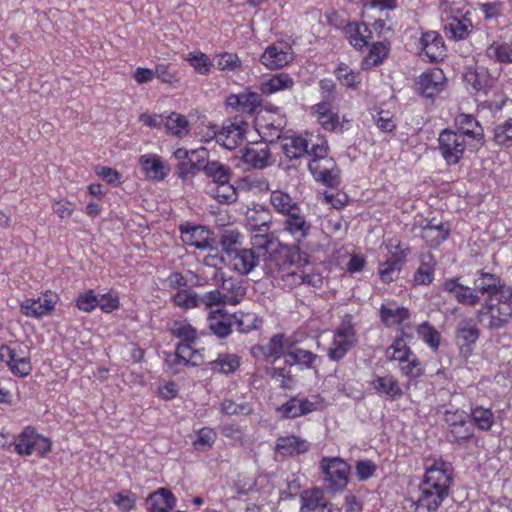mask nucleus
I'll use <instances>...</instances> for the list:
<instances>
[{
	"label": "nucleus",
	"mask_w": 512,
	"mask_h": 512,
	"mask_svg": "<svg viewBox=\"0 0 512 512\" xmlns=\"http://www.w3.org/2000/svg\"><path fill=\"white\" fill-rule=\"evenodd\" d=\"M473 287L478 295H487L483 305L476 311L479 323L488 317L487 328L499 330L512 321V287L507 286L502 279L494 274L478 270L473 280Z\"/></svg>",
	"instance_id": "1"
},
{
	"label": "nucleus",
	"mask_w": 512,
	"mask_h": 512,
	"mask_svg": "<svg viewBox=\"0 0 512 512\" xmlns=\"http://www.w3.org/2000/svg\"><path fill=\"white\" fill-rule=\"evenodd\" d=\"M452 481L450 463L442 459H427L417 494L405 499L406 507L412 512H436L448 497Z\"/></svg>",
	"instance_id": "2"
},
{
	"label": "nucleus",
	"mask_w": 512,
	"mask_h": 512,
	"mask_svg": "<svg viewBox=\"0 0 512 512\" xmlns=\"http://www.w3.org/2000/svg\"><path fill=\"white\" fill-rule=\"evenodd\" d=\"M308 168L314 179L327 187L333 188L340 183L337 164L328 156V143L321 137H316L310 149Z\"/></svg>",
	"instance_id": "3"
},
{
	"label": "nucleus",
	"mask_w": 512,
	"mask_h": 512,
	"mask_svg": "<svg viewBox=\"0 0 512 512\" xmlns=\"http://www.w3.org/2000/svg\"><path fill=\"white\" fill-rule=\"evenodd\" d=\"M207 322L211 332L219 338L230 335L234 324L240 332L244 333L258 327L257 318L253 314H243L238 318L236 315L230 316L224 313L222 309L210 312Z\"/></svg>",
	"instance_id": "4"
},
{
	"label": "nucleus",
	"mask_w": 512,
	"mask_h": 512,
	"mask_svg": "<svg viewBox=\"0 0 512 512\" xmlns=\"http://www.w3.org/2000/svg\"><path fill=\"white\" fill-rule=\"evenodd\" d=\"M438 144L441 156L449 165L457 164L463 158L467 148L476 149L479 147L461 133L451 129H444L440 132Z\"/></svg>",
	"instance_id": "5"
},
{
	"label": "nucleus",
	"mask_w": 512,
	"mask_h": 512,
	"mask_svg": "<svg viewBox=\"0 0 512 512\" xmlns=\"http://www.w3.org/2000/svg\"><path fill=\"white\" fill-rule=\"evenodd\" d=\"M320 468L324 474L325 488L328 491L337 493L346 488L350 466L343 459L324 457L320 461Z\"/></svg>",
	"instance_id": "6"
},
{
	"label": "nucleus",
	"mask_w": 512,
	"mask_h": 512,
	"mask_svg": "<svg viewBox=\"0 0 512 512\" xmlns=\"http://www.w3.org/2000/svg\"><path fill=\"white\" fill-rule=\"evenodd\" d=\"M0 361L4 362L10 372L18 377H27L32 371L29 348L22 344L1 345Z\"/></svg>",
	"instance_id": "7"
},
{
	"label": "nucleus",
	"mask_w": 512,
	"mask_h": 512,
	"mask_svg": "<svg viewBox=\"0 0 512 512\" xmlns=\"http://www.w3.org/2000/svg\"><path fill=\"white\" fill-rule=\"evenodd\" d=\"M297 252L287 247H281L271 252L266 250V255L262 257L263 270L266 275L279 279L282 273L295 266V256Z\"/></svg>",
	"instance_id": "8"
},
{
	"label": "nucleus",
	"mask_w": 512,
	"mask_h": 512,
	"mask_svg": "<svg viewBox=\"0 0 512 512\" xmlns=\"http://www.w3.org/2000/svg\"><path fill=\"white\" fill-rule=\"evenodd\" d=\"M444 420L449 427V435L455 442L467 441L474 435L473 423L464 410H446Z\"/></svg>",
	"instance_id": "9"
},
{
	"label": "nucleus",
	"mask_w": 512,
	"mask_h": 512,
	"mask_svg": "<svg viewBox=\"0 0 512 512\" xmlns=\"http://www.w3.org/2000/svg\"><path fill=\"white\" fill-rule=\"evenodd\" d=\"M246 123L243 121L239 122H227L223 125L220 131L214 129L210 133L204 136L205 141L215 139L218 144L228 150L237 148L244 138Z\"/></svg>",
	"instance_id": "10"
},
{
	"label": "nucleus",
	"mask_w": 512,
	"mask_h": 512,
	"mask_svg": "<svg viewBox=\"0 0 512 512\" xmlns=\"http://www.w3.org/2000/svg\"><path fill=\"white\" fill-rule=\"evenodd\" d=\"M293 60V51L286 42H277L266 47L260 57V62L269 70L285 67Z\"/></svg>",
	"instance_id": "11"
},
{
	"label": "nucleus",
	"mask_w": 512,
	"mask_h": 512,
	"mask_svg": "<svg viewBox=\"0 0 512 512\" xmlns=\"http://www.w3.org/2000/svg\"><path fill=\"white\" fill-rule=\"evenodd\" d=\"M316 137L308 133L285 136L282 138V151L289 159H299L304 155L310 157V149L313 148Z\"/></svg>",
	"instance_id": "12"
},
{
	"label": "nucleus",
	"mask_w": 512,
	"mask_h": 512,
	"mask_svg": "<svg viewBox=\"0 0 512 512\" xmlns=\"http://www.w3.org/2000/svg\"><path fill=\"white\" fill-rule=\"evenodd\" d=\"M181 239L189 246L199 250H213L214 239L211 232L203 226H194L190 224L180 225Z\"/></svg>",
	"instance_id": "13"
},
{
	"label": "nucleus",
	"mask_w": 512,
	"mask_h": 512,
	"mask_svg": "<svg viewBox=\"0 0 512 512\" xmlns=\"http://www.w3.org/2000/svg\"><path fill=\"white\" fill-rule=\"evenodd\" d=\"M56 298L55 295L49 293H45L37 299L27 298L21 302L20 311L26 317L41 318L54 310Z\"/></svg>",
	"instance_id": "14"
},
{
	"label": "nucleus",
	"mask_w": 512,
	"mask_h": 512,
	"mask_svg": "<svg viewBox=\"0 0 512 512\" xmlns=\"http://www.w3.org/2000/svg\"><path fill=\"white\" fill-rule=\"evenodd\" d=\"M266 255V249H240L232 257L234 270L242 275H247L257 267L262 257Z\"/></svg>",
	"instance_id": "15"
},
{
	"label": "nucleus",
	"mask_w": 512,
	"mask_h": 512,
	"mask_svg": "<svg viewBox=\"0 0 512 512\" xmlns=\"http://www.w3.org/2000/svg\"><path fill=\"white\" fill-rule=\"evenodd\" d=\"M459 279L458 277L447 279L443 284L444 290L451 293L458 303L475 307L480 303V295L474 287L461 284Z\"/></svg>",
	"instance_id": "16"
},
{
	"label": "nucleus",
	"mask_w": 512,
	"mask_h": 512,
	"mask_svg": "<svg viewBox=\"0 0 512 512\" xmlns=\"http://www.w3.org/2000/svg\"><path fill=\"white\" fill-rule=\"evenodd\" d=\"M444 80V73L441 69H432L418 77L416 90L420 95L432 98L442 90Z\"/></svg>",
	"instance_id": "17"
},
{
	"label": "nucleus",
	"mask_w": 512,
	"mask_h": 512,
	"mask_svg": "<svg viewBox=\"0 0 512 512\" xmlns=\"http://www.w3.org/2000/svg\"><path fill=\"white\" fill-rule=\"evenodd\" d=\"M455 125L457 126L456 131L458 133H461L470 141L476 143V145H483L484 130L473 115L466 113L458 114L455 117Z\"/></svg>",
	"instance_id": "18"
},
{
	"label": "nucleus",
	"mask_w": 512,
	"mask_h": 512,
	"mask_svg": "<svg viewBox=\"0 0 512 512\" xmlns=\"http://www.w3.org/2000/svg\"><path fill=\"white\" fill-rule=\"evenodd\" d=\"M317 410V405L307 398L293 397L286 403L277 408L278 413L282 418L293 419L300 416L307 415Z\"/></svg>",
	"instance_id": "19"
},
{
	"label": "nucleus",
	"mask_w": 512,
	"mask_h": 512,
	"mask_svg": "<svg viewBox=\"0 0 512 512\" xmlns=\"http://www.w3.org/2000/svg\"><path fill=\"white\" fill-rule=\"evenodd\" d=\"M421 50L430 61L436 62L445 56V45L442 36L436 31H428L422 34Z\"/></svg>",
	"instance_id": "20"
},
{
	"label": "nucleus",
	"mask_w": 512,
	"mask_h": 512,
	"mask_svg": "<svg viewBox=\"0 0 512 512\" xmlns=\"http://www.w3.org/2000/svg\"><path fill=\"white\" fill-rule=\"evenodd\" d=\"M214 278L224 291L223 294L226 297L228 305H237L241 302L246 294V288L240 281L232 277L226 279L222 273L218 274V272L214 274Z\"/></svg>",
	"instance_id": "21"
},
{
	"label": "nucleus",
	"mask_w": 512,
	"mask_h": 512,
	"mask_svg": "<svg viewBox=\"0 0 512 512\" xmlns=\"http://www.w3.org/2000/svg\"><path fill=\"white\" fill-rule=\"evenodd\" d=\"M344 34L356 49H363L372 38V32L364 22H349L344 26Z\"/></svg>",
	"instance_id": "22"
},
{
	"label": "nucleus",
	"mask_w": 512,
	"mask_h": 512,
	"mask_svg": "<svg viewBox=\"0 0 512 512\" xmlns=\"http://www.w3.org/2000/svg\"><path fill=\"white\" fill-rule=\"evenodd\" d=\"M139 162L145 176L153 181H161L168 175V167L157 155H143Z\"/></svg>",
	"instance_id": "23"
},
{
	"label": "nucleus",
	"mask_w": 512,
	"mask_h": 512,
	"mask_svg": "<svg viewBox=\"0 0 512 512\" xmlns=\"http://www.w3.org/2000/svg\"><path fill=\"white\" fill-rule=\"evenodd\" d=\"M270 159V151L266 145H253L246 147L242 151L241 160L248 165L249 168L264 169L268 166Z\"/></svg>",
	"instance_id": "24"
},
{
	"label": "nucleus",
	"mask_w": 512,
	"mask_h": 512,
	"mask_svg": "<svg viewBox=\"0 0 512 512\" xmlns=\"http://www.w3.org/2000/svg\"><path fill=\"white\" fill-rule=\"evenodd\" d=\"M310 224L301 215L300 209L287 215L284 221V230L289 233L297 242L304 240L310 232Z\"/></svg>",
	"instance_id": "25"
},
{
	"label": "nucleus",
	"mask_w": 512,
	"mask_h": 512,
	"mask_svg": "<svg viewBox=\"0 0 512 512\" xmlns=\"http://www.w3.org/2000/svg\"><path fill=\"white\" fill-rule=\"evenodd\" d=\"M311 112L323 129L334 131L339 126V116L331 110L329 103H317L311 107Z\"/></svg>",
	"instance_id": "26"
},
{
	"label": "nucleus",
	"mask_w": 512,
	"mask_h": 512,
	"mask_svg": "<svg viewBox=\"0 0 512 512\" xmlns=\"http://www.w3.org/2000/svg\"><path fill=\"white\" fill-rule=\"evenodd\" d=\"M472 29L471 21L465 17L451 16L446 19L444 30L447 36L455 40L468 37Z\"/></svg>",
	"instance_id": "27"
},
{
	"label": "nucleus",
	"mask_w": 512,
	"mask_h": 512,
	"mask_svg": "<svg viewBox=\"0 0 512 512\" xmlns=\"http://www.w3.org/2000/svg\"><path fill=\"white\" fill-rule=\"evenodd\" d=\"M450 228L445 223L432 224L429 222L421 229V237L431 247L439 246L444 240L448 238Z\"/></svg>",
	"instance_id": "28"
},
{
	"label": "nucleus",
	"mask_w": 512,
	"mask_h": 512,
	"mask_svg": "<svg viewBox=\"0 0 512 512\" xmlns=\"http://www.w3.org/2000/svg\"><path fill=\"white\" fill-rule=\"evenodd\" d=\"M436 260L431 253L423 254L421 263L414 273V283L416 285H429L434 279Z\"/></svg>",
	"instance_id": "29"
},
{
	"label": "nucleus",
	"mask_w": 512,
	"mask_h": 512,
	"mask_svg": "<svg viewBox=\"0 0 512 512\" xmlns=\"http://www.w3.org/2000/svg\"><path fill=\"white\" fill-rule=\"evenodd\" d=\"M294 85L293 78L287 73H278L260 84V91L270 95L279 91L291 89Z\"/></svg>",
	"instance_id": "30"
},
{
	"label": "nucleus",
	"mask_w": 512,
	"mask_h": 512,
	"mask_svg": "<svg viewBox=\"0 0 512 512\" xmlns=\"http://www.w3.org/2000/svg\"><path fill=\"white\" fill-rule=\"evenodd\" d=\"M276 448L283 455H295L305 453L309 444L305 439L291 435L278 438Z\"/></svg>",
	"instance_id": "31"
},
{
	"label": "nucleus",
	"mask_w": 512,
	"mask_h": 512,
	"mask_svg": "<svg viewBox=\"0 0 512 512\" xmlns=\"http://www.w3.org/2000/svg\"><path fill=\"white\" fill-rule=\"evenodd\" d=\"M371 386L379 393H383L391 399H398L403 392L398 381L390 375L377 376L371 381Z\"/></svg>",
	"instance_id": "32"
},
{
	"label": "nucleus",
	"mask_w": 512,
	"mask_h": 512,
	"mask_svg": "<svg viewBox=\"0 0 512 512\" xmlns=\"http://www.w3.org/2000/svg\"><path fill=\"white\" fill-rule=\"evenodd\" d=\"M147 502L156 512H169L174 507L176 498L169 490L160 488L149 495Z\"/></svg>",
	"instance_id": "33"
},
{
	"label": "nucleus",
	"mask_w": 512,
	"mask_h": 512,
	"mask_svg": "<svg viewBox=\"0 0 512 512\" xmlns=\"http://www.w3.org/2000/svg\"><path fill=\"white\" fill-rule=\"evenodd\" d=\"M38 436L39 434L33 427H25L15 441L16 452L22 456H30L34 453V443H36Z\"/></svg>",
	"instance_id": "34"
},
{
	"label": "nucleus",
	"mask_w": 512,
	"mask_h": 512,
	"mask_svg": "<svg viewBox=\"0 0 512 512\" xmlns=\"http://www.w3.org/2000/svg\"><path fill=\"white\" fill-rule=\"evenodd\" d=\"M270 203L278 213L286 216L300 209L291 196L282 190L272 191Z\"/></svg>",
	"instance_id": "35"
},
{
	"label": "nucleus",
	"mask_w": 512,
	"mask_h": 512,
	"mask_svg": "<svg viewBox=\"0 0 512 512\" xmlns=\"http://www.w3.org/2000/svg\"><path fill=\"white\" fill-rule=\"evenodd\" d=\"M380 315L385 326L391 327L401 324L409 318V310L404 307H396L392 304H383L380 308Z\"/></svg>",
	"instance_id": "36"
},
{
	"label": "nucleus",
	"mask_w": 512,
	"mask_h": 512,
	"mask_svg": "<svg viewBox=\"0 0 512 512\" xmlns=\"http://www.w3.org/2000/svg\"><path fill=\"white\" fill-rule=\"evenodd\" d=\"M301 512H312L325 506L326 499L320 488H311L301 493Z\"/></svg>",
	"instance_id": "37"
},
{
	"label": "nucleus",
	"mask_w": 512,
	"mask_h": 512,
	"mask_svg": "<svg viewBox=\"0 0 512 512\" xmlns=\"http://www.w3.org/2000/svg\"><path fill=\"white\" fill-rule=\"evenodd\" d=\"M471 322L472 320L463 321L457 327L456 338L461 349L475 344L479 338V329Z\"/></svg>",
	"instance_id": "38"
},
{
	"label": "nucleus",
	"mask_w": 512,
	"mask_h": 512,
	"mask_svg": "<svg viewBox=\"0 0 512 512\" xmlns=\"http://www.w3.org/2000/svg\"><path fill=\"white\" fill-rule=\"evenodd\" d=\"M203 171L206 176L211 178L217 185L230 182L232 176L231 169L218 161L207 162L203 167Z\"/></svg>",
	"instance_id": "39"
},
{
	"label": "nucleus",
	"mask_w": 512,
	"mask_h": 512,
	"mask_svg": "<svg viewBox=\"0 0 512 512\" xmlns=\"http://www.w3.org/2000/svg\"><path fill=\"white\" fill-rule=\"evenodd\" d=\"M240 365L239 357L234 354H220L216 360L210 361L212 371L229 374L237 370Z\"/></svg>",
	"instance_id": "40"
},
{
	"label": "nucleus",
	"mask_w": 512,
	"mask_h": 512,
	"mask_svg": "<svg viewBox=\"0 0 512 512\" xmlns=\"http://www.w3.org/2000/svg\"><path fill=\"white\" fill-rule=\"evenodd\" d=\"M493 141L500 147H512V118L495 125L493 128Z\"/></svg>",
	"instance_id": "41"
},
{
	"label": "nucleus",
	"mask_w": 512,
	"mask_h": 512,
	"mask_svg": "<svg viewBox=\"0 0 512 512\" xmlns=\"http://www.w3.org/2000/svg\"><path fill=\"white\" fill-rule=\"evenodd\" d=\"M285 363L288 365H302L310 368L317 359V355L304 349L295 348L284 354Z\"/></svg>",
	"instance_id": "42"
},
{
	"label": "nucleus",
	"mask_w": 512,
	"mask_h": 512,
	"mask_svg": "<svg viewBox=\"0 0 512 512\" xmlns=\"http://www.w3.org/2000/svg\"><path fill=\"white\" fill-rule=\"evenodd\" d=\"M411 355L413 354L402 337H397L386 350V357L388 359L401 363L408 361Z\"/></svg>",
	"instance_id": "43"
},
{
	"label": "nucleus",
	"mask_w": 512,
	"mask_h": 512,
	"mask_svg": "<svg viewBox=\"0 0 512 512\" xmlns=\"http://www.w3.org/2000/svg\"><path fill=\"white\" fill-rule=\"evenodd\" d=\"M188 120L185 116L178 113H171L165 121L167 131L177 137H183L188 134Z\"/></svg>",
	"instance_id": "44"
},
{
	"label": "nucleus",
	"mask_w": 512,
	"mask_h": 512,
	"mask_svg": "<svg viewBox=\"0 0 512 512\" xmlns=\"http://www.w3.org/2000/svg\"><path fill=\"white\" fill-rule=\"evenodd\" d=\"M388 54V47L383 42L374 43L362 61V68L369 69L380 64Z\"/></svg>",
	"instance_id": "45"
},
{
	"label": "nucleus",
	"mask_w": 512,
	"mask_h": 512,
	"mask_svg": "<svg viewBox=\"0 0 512 512\" xmlns=\"http://www.w3.org/2000/svg\"><path fill=\"white\" fill-rule=\"evenodd\" d=\"M173 302L179 308L188 310L200 305V298L192 289H180L173 296Z\"/></svg>",
	"instance_id": "46"
},
{
	"label": "nucleus",
	"mask_w": 512,
	"mask_h": 512,
	"mask_svg": "<svg viewBox=\"0 0 512 512\" xmlns=\"http://www.w3.org/2000/svg\"><path fill=\"white\" fill-rule=\"evenodd\" d=\"M469 416L473 426L476 425L480 430L483 431L489 430L494 421L492 411L483 407H476L472 409Z\"/></svg>",
	"instance_id": "47"
},
{
	"label": "nucleus",
	"mask_w": 512,
	"mask_h": 512,
	"mask_svg": "<svg viewBox=\"0 0 512 512\" xmlns=\"http://www.w3.org/2000/svg\"><path fill=\"white\" fill-rule=\"evenodd\" d=\"M279 280L288 289H294L300 285H303L304 281V269H302L296 262L295 266L287 269L281 274Z\"/></svg>",
	"instance_id": "48"
},
{
	"label": "nucleus",
	"mask_w": 512,
	"mask_h": 512,
	"mask_svg": "<svg viewBox=\"0 0 512 512\" xmlns=\"http://www.w3.org/2000/svg\"><path fill=\"white\" fill-rule=\"evenodd\" d=\"M419 337L434 351L440 345V333L429 323L424 322L417 327Z\"/></svg>",
	"instance_id": "49"
},
{
	"label": "nucleus",
	"mask_w": 512,
	"mask_h": 512,
	"mask_svg": "<svg viewBox=\"0 0 512 512\" xmlns=\"http://www.w3.org/2000/svg\"><path fill=\"white\" fill-rule=\"evenodd\" d=\"M259 350L265 357L279 358L284 352V335L272 336L266 344L259 346Z\"/></svg>",
	"instance_id": "50"
},
{
	"label": "nucleus",
	"mask_w": 512,
	"mask_h": 512,
	"mask_svg": "<svg viewBox=\"0 0 512 512\" xmlns=\"http://www.w3.org/2000/svg\"><path fill=\"white\" fill-rule=\"evenodd\" d=\"M170 330L181 342H194L196 339V329L186 320L174 321Z\"/></svg>",
	"instance_id": "51"
},
{
	"label": "nucleus",
	"mask_w": 512,
	"mask_h": 512,
	"mask_svg": "<svg viewBox=\"0 0 512 512\" xmlns=\"http://www.w3.org/2000/svg\"><path fill=\"white\" fill-rule=\"evenodd\" d=\"M241 235L239 232L234 230H226L223 232L220 238V245L222 250L231 256L235 254L236 251H239V246L241 245L240 241Z\"/></svg>",
	"instance_id": "52"
},
{
	"label": "nucleus",
	"mask_w": 512,
	"mask_h": 512,
	"mask_svg": "<svg viewBox=\"0 0 512 512\" xmlns=\"http://www.w3.org/2000/svg\"><path fill=\"white\" fill-rule=\"evenodd\" d=\"M217 438L216 432L209 427H203L198 431L197 438L193 441V446L198 451L210 449Z\"/></svg>",
	"instance_id": "53"
},
{
	"label": "nucleus",
	"mask_w": 512,
	"mask_h": 512,
	"mask_svg": "<svg viewBox=\"0 0 512 512\" xmlns=\"http://www.w3.org/2000/svg\"><path fill=\"white\" fill-rule=\"evenodd\" d=\"M186 61L194 68V70L202 75L210 72L212 62L209 57L203 52L190 53L186 56Z\"/></svg>",
	"instance_id": "54"
},
{
	"label": "nucleus",
	"mask_w": 512,
	"mask_h": 512,
	"mask_svg": "<svg viewBox=\"0 0 512 512\" xmlns=\"http://www.w3.org/2000/svg\"><path fill=\"white\" fill-rule=\"evenodd\" d=\"M400 265L401 258L398 255L393 254L389 259L382 263L379 268L381 280L386 283L393 281V277L400 269Z\"/></svg>",
	"instance_id": "55"
},
{
	"label": "nucleus",
	"mask_w": 512,
	"mask_h": 512,
	"mask_svg": "<svg viewBox=\"0 0 512 512\" xmlns=\"http://www.w3.org/2000/svg\"><path fill=\"white\" fill-rule=\"evenodd\" d=\"M335 339L349 341L352 344H356L357 335L354 328V324L349 316H346L334 332Z\"/></svg>",
	"instance_id": "56"
},
{
	"label": "nucleus",
	"mask_w": 512,
	"mask_h": 512,
	"mask_svg": "<svg viewBox=\"0 0 512 512\" xmlns=\"http://www.w3.org/2000/svg\"><path fill=\"white\" fill-rule=\"evenodd\" d=\"M214 198L222 204H231L237 200V192L229 182L218 184L213 191Z\"/></svg>",
	"instance_id": "57"
},
{
	"label": "nucleus",
	"mask_w": 512,
	"mask_h": 512,
	"mask_svg": "<svg viewBox=\"0 0 512 512\" xmlns=\"http://www.w3.org/2000/svg\"><path fill=\"white\" fill-rule=\"evenodd\" d=\"M487 52L490 57H494L499 62L512 63V46L507 43H494L488 48Z\"/></svg>",
	"instance_id": "58"
},
{
	"label": "nucleus",
	"mask_w": 512,
	"mask_h": 512,
	"mask_svg": "<svg viewBox=\"0 0 512 512\" xmlns=\"http://www.w3.org/2000/svg\"><path fill=\"white\" fill-rule=\"evenodd\" d=\"M221 410L227 415H249L253 412L252 406L247 403H235L232 400L225 399L221 403Z\"/></svg>",
	"instance_id": "59"
},
{
	"label": "nucleus",
	"mask_w": 512,
	"mask_h": 512,
	"mask_svg": "<svg viewBox=\"0 0 512 512\" xmlns=\"http://www.w3.org/2000/svg\"><path fill=\"white\" fill-rule=\"evenodd\" d=\"M191 343L192 342H180L177 345L175 354L173 356H169L167 361L187 366V362L191 360V355H193L194 351Z\"/></svg>",
	"instance_id": "60"
},
{
	"label": "nucleus",
	"mask_w": 512,
	"mask_h": 512,
	"mask_svg": "<svg viewBox=\"0 0 512 512\" xmlns=\"http://www.w3.org/2000/svg\"><path fill=\"white\" fill-rule=\"evenodd\" d=\"M355 344L349 341L333 338L331 346L327 350L328 357L333 361L342 359Z\"/></svg>",
	"instance_id": "61"
},
{
	"label": "nucleus",
	"mask_w": 512,
	"mask_h": 512,
	"mask_svg": "<svg viewBox=\"0 0 512 512\" xmlns=\"http://www.w3.org/2000/svg\"><path fill=\"white\" fill-rule=\"evenodd\" d=\"M154 77L159 79L161 82L174 85L179 82V78L177 75V72L172 70L170 65L159 63L155 66V69L153 70Z\"/></svg>",
	"instance_id": "62"
},
{
	"label": "nucleus",
	"mask_w": 512,
	"mask_h": 512,
	"mask_svg": "<svg viewBox=\"0 0 512 512\" xmlns=\"http://www.w3.org/2000/svg\"><path fill=\"white\" fill-rule=\"evenodd\" d=\"M241 110L252 113L261 106L262 97L260 94L252 91H244L240 93Z\"/></svg>",
	"instance_id": "63"
},
{
	"label": "nucleus",
	"mask_w": 512,
	"mask_h": 512,
	"mask_svg": "<svg viewBox=\"0 0 512 512\" xmlns=\"http://www.w3.org/2000/svg\"><path fill=\"white\" fill-rule=\"evenodd\" d=\"M217 67L221 71H236L241 67V60L236 54L226 52L219 55Z\"/></svg>",
	"instance_id": "64"
}]
</instances>
